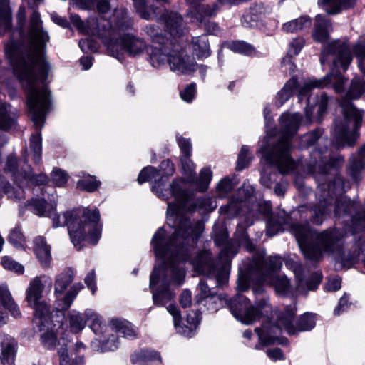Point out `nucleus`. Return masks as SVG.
I'll list each match as a JSON object with an SVG mask.
<instances>
[{"label": "nucleus", "instance_id": "45", "mask_svg": "<svg viewBox=\"0 0 365 365\" xmlns=\"http://www.w3.org/2000/svg\"><path fill=\"white\" fill-rule=\"evenodd\" d=\"M100 182L97 181L95 178L90 175H84L82 179L77 182V187L83 191L94 192L98 187Z\"/></svg>", "mask_w": 365, "mask_h": 365}, {"label": "nucleus", "instance_id": "63", "mask_svg": "<svg viewBox=\"0 0 365 365\" xmlns=\"http://www.w3.org/2000/svg\"><path fill=\"white\" fill-rule=\"evenodd\" d=\"M250 162V158L248 156V148L243 145L238 155L237 169L241 170L245 168Z\"/></svg>", "mask_w": 365, "mask_h": 365}, {"label": "nucleus", "instance_id": "51", "mask_svg": "<svg viewBox=\"0 0 365 365\" xmlns=\"http://www.w3.org/2000/svg\"><path fill=\"white\" fill-rule=\"evenodd\" d=\"M323 134V130L317 128L316 130L304 135L301 138V145L303 147H309L314 145L317 140H320Z\"/></svg>", "mask_w": 365, "mask_h": 365}, {"label": "nucleus", "instance_id": "55", "mask_svg": "<svg viewBox=\"0 0 365 365\" xmlns=\"http://www.w3.org/2000/svg\"><path fill=\"white\" fill-rule=\"evenodd\" d=\"M158 176H160L159 171L152 166H148L140 171L138 178V182L139 184H142L146 181L155 179Z\"/></svg>", "mask_w": 365, "mask_h": 365}, {"label": "nucleus", "instance_id": "48", "mask_svg": "<svg viewBox=\"0 0 365 365\" xmlns=\"http://www.w3.org/2000/svg\"><path fill=\"white\" fill-rule=\"evenodd\" d=\"M26 207L39 216L51 217V214H46V201L43 200L32 199L26 203Z\"/></svg>", "mask_w": 365, "mask_h": 365}, {"label": "nucleus", "instance_id": "19", "mask_svg": "<svg viewBox=\"0 0 365 365\" xmlns=\"http://www.w3.org/2000/svg\"><path fill=\"white\" fill-rule=\"evenodd\" d=\"M175 42L170 40L164 44L153 46L149 51V61L153 67L160 68L168 63L170 53H172Z\"/></svg>", "mask_w": 365, "mask_h": 365}, {"label": "nucleus", "instance_id": "33", "mask_svg": "<svg viewBox=\"0 0 365 365\" xmlns=\"http://www.w3.org/2000/svg\"><path fill=\"white\" fill-rule=\"evenodd\" d=\"M160 359L157 352L150 350H139L131 355V361L135 365H151L155 360Z\"/></svg>", "mask_w": 365, "mask_h": 365}, {"label": "nucleus", "instance_id": "17", "mask_svg": "<svg viewBox=\"0 0 365 365\" xmlns=\"http://www.w3.org/2000/svg\"><path fill=\"white\" fill-rule=\"evenodd\" d=\"M168 312L173 316L174 326L179 334L191 337L194 331L201 320V313L198 311H191L187 315V322L188 326L181 327L180 322L181 316L178 309L173 304L167 307Z\"/></svg>", "mask_w": 365, "mask_h": 365}, {"label": "nucleus", "instance_id": "47", "mask_svg": "<svg viewBox=\"0 0 365 365\" xmlns=\"http://www.w3.org/2000/svg\"><path fill=\"white\" fill-rule=\"evenodd\" d=\"M23 182H21V187L25 185H41L47 182L48 178L44 174L34 175L31 170L24 171L22 179Z\"/></svg>", "mask_w": 365, "mask_h": 365}, {"label": "nucleus", "instance_id": "34", "mask_svg": "<svg viewBox=\"0 0 365 365\" xmlns=\"http://www.w3.org/2000/svg\"><path fill=\"white\" fill-rule=\"evenodd\" d=\"M365 169V158L359 152L357 158L350 159L347 165V173L355 181L361 179V173Z\"/></svg>", "mask_w": 365, "mask_h": 365}, {"label": "nucleus", "instance_id": "56", "mask_svg": "<svg viewBox=\"0 0 365 365\" xmlns=\"http://www.w3.org/2000/svg\"><path fill=\"white\" fill-rule=\"evenodd\" d=\"M229 48L235 52L251 55L254 53V48L244 41H233L229 44Z\"/></svg>", "mask_w": 365, "mask_h": 365}, {"label": "nucleus", "instance_id": "1", "mask_svg": "<svg viewBox=\"0 0 365 365\" xmlns=\"http://www.w3.org/2000/svg\"><path fill=\"white\" fill-rule=\"evenodd\" d=\"M48 41L40 14L34 11L29 20L28 44L19 50L13 42L5 47L14 73L26 91L27 106L36 129L43 127L50 107V91L45 84H36L38 80H45L48 76L49 65L45 58V48Z\"/></svg>", "mask_w": 365, "mask_h": 365}, {"label": "nucleus", "instance_id": "42", "mask_svg": "<svg viewBox=\"0 0 365 365\" xmlns=\"http://www.w3.org/2000/svg\"><path fill=\"white\" fill-rule=\"evenodd\" d=\"M85 316L87 321L91 322L90 327L96 334L102 333L105 324L103 322L102 317L91 309L85 311Z\"/></svg>", "mask_w": 365, "mask_h": 365}, {"label": "nucleus", "instance_id": "38", "mask_svg": "<svg viewBox=\"0 0 365 365\" xmlns=\"http://www.w3.org/2000/svg\"><path fill=\"white\" fill-rule=\"evenodd\" d=\"M11 26V13L9 0H0V34H3Z\"/></svg>", "mask_w": 365, "mask_h": 365}, {"label": "nucleus", "instance_id": "59", "mask_svg": "<svg viewBox=\"0 0 365 365\" xmlns=\"http://www.w3.org/2000/svg\"><path fill=\"white\" fill-rule=\"evenodd\" d=\"M1 264L4 269L15 272L19 274H22L24 271V268L21 264L16 262L7 256L2 257Z\"/></svg>", "mask_w": 365, "mask_h": 365}, {"label": "nucleus", "instance_id": "53", "mask_svg": "<svg viewBox=\"0 0 365 365\" xmlns=\"http://www.w3.org/2000/svg\"><path fill=\"white\" fill-rule=\"evenodd\" d=\"M197 289L198 294L196 296V300L197 303H200L202 299H207L209 297H210L209 301H212V304H216L215 297L211 294L210 289L204 281H200Z\"/></svg>", "mask_w": 365, "mask_h": 365}, {"label": "nucleus", "instance_id": "24", "mask_svg": "<svg viewBox=\"0 0 365 365\" xmlns=\"http://www.w3.org/2000/svg\"><path fill=\"white\" fill-rule=\"evenodd\" d=\"M17 343L14 338L4 335L1 341V361L4 365H13L16 356Z\"/></svg>", "mask_w": 365, "mask_h": 365}, {"label": "nucleus", "instance_id": "40", "mask_svg": "<svg viewBox=\"0 0 365 365\" xmlns=\"http://www.w3.org/2000/svg\"><path fill=\"white\" fill-rule=\"evenodd\" d=\"M84 9H96L101 15L108 14L110 10L109 0H81Z\"/></svg>", "mask_w": 365, "mask_h": 365}, {"label": "nucleus", "instance_id": "5", "mask_svg": "<svg viewBox=\"0 0 365 365\" xmlns=\"http://www.w3.org/2000/svg\"><path fill=\"white\" fill-rule=\"evenodd\" d=\"M329 60L332 61L331 71L326 76L319 79H309L304 81L298 90V97L301 101L309 92L314 88H322L332 84V88L337 93L344 91V85L347 79L336 70L339 68L346 71L352 61V54L349 45L344 41H334L326 45L322 50L321 64Z\"/></svg>", "mask_w": 365, "mask_h": 365}, {"label": "nucleus", "instance_id": "41", "mask_svg": "<svg viewBox=\"0 0 365 365\" xmlns=\"http://www.w3.org/2000/svg\"><path fill=\"white\" fill-rule=\"evenodd\" d=\"M69 326L71 331L74 333L81 331L86 324V317L84 314L73 311L68 315Z\"/></svg>", "mask_w": 365, "mask_h": 365}, {"label": "nucleus", "instance_id": "25", "mask_svg": "<svg viewBox=\"0 0 365 365\" xmlns=\"http://www.w3.org/2000/svg\"><path fill=\"white\" fill-rule=\"evenodd\" d=\"M189 47L198 59L207 58L211 54L209 39L205 34L192 37Z\"/></svg>", "mask_w": 365, "mask_h": 365}, {"label": "nucleus", "instance_id": "35", "mask_svg": "<svg viewBox=\"0 0 365 365\" xmlns=\"http://www.w3.org/2000/svg\"><path fill=\"white\" fill-rule=\"evenodd\" d=\"M312 25L311 19L308 16H301L298 19L284 23L282 26V30L286 33H295L300 31L306 28H309Z\"/></svg>", "mask_w": 365, "mask_h": 365}, {"label": "nucleus", "instance_id": "43", "mask_svg": "<svg viewBox=\"0 0 365 365\" xmlns=\"http://www.w3.org/2000/svg\"><path fill=\"white\" fill-rule=\"evenodd\" d=\"M83 285L81 283L74 284L70 290L62 299V304L59 305L61 310H67L73 303L78 293L83 289Z\"/></svg>", "mask_w": 365, "mask_h": 365}, {"label": "nucleus", "instance_id": "9", "mask_svg": "<svg viewBox=\"0 0 365 365\" xmlns=\"http://www.w3.org/2000/svg\"><path fill=\"white\" fill-rule=\"evenodd\" d=\"M160 175L161 178L155 180L153 185V191L157 196L163 200H168L170 196H174L176 203H168L167 212L169 215H174L180 212L187 200V194L180 186L181 182L178 180L173 181L170 189H164L168 178L175 173L173 163L169 159L163 160L160 164Z\"/></svg>", "mask_w": 365, "mask_h": 365}, {"label": "nucleus", "instance_id": "10", "mask_svg": "<svg viewBox=\"0 0 365 365\" xmlns=\"http://www.w3.org/2000/svg\"><path fill=\"white\" fill-rule=\"evenodd\" d=\"M282 266V262L278 257H269L264 259L262 257H255L253 267L259 276L262 283L271 284L277 293L285 294L290 289V282L285 276L276 274Z\"/></svg>", "mask_w": 365, "mask_h": 365}, {"label": "nucleus", "instance_id": "61", "mask_svg": "<svg viewBox=\"0 0 365 365\" xmlns=\"http://www.w3.org/2000/svg\"><path fill=\"white\" fill-rule=\"evenodd\" d=\"M234 187V182L228 178H225L219 182L217 189L219 195L224 197L233 190Z\"/></svg>", "mask_w": 365, "mask_h": 365}, {"label": "nucleus", "instance_id": "37", "mask_svg": "<svg viewBox=\"0 0 365 365\" xmlns=\"http://www.w3.org/2000/svg\"><path fill=\"white\" fill-rule=\"evenodd\" d=\"M298 82L295 77L291 78L280 90L276 96V103L277 106H282L288 101L293 94L294 90L297 87Z\"/></svg>", "mask_w": 365, "mask_h": 365}, {"label": "nucleus", "instance_id": "64", "mask_svg": "<svg viewBox=\"0 0 365 365\" xmlns=\"http://www.w3.org/2000/svg\"><path fill=\"white\" fill-rule=\"evenodd\" d=\"M118 336L112 335L108 340L101 343L100 350L102 352L115 351L118 348Z\"/></svg>", "mask_w": 365, "mask_h": 365}, {"label": "nucleus", "instance_id": "6", "mask_svg": "<svg viewBox=\"0 0 365 365\" xmlns=\"http://www.w3.org/2000/svg\"><path fill=\"white\" fill-rule=\"evenodd\" d=\"M365 92V81L354 77L344 97L340 101L343 118L336 120L332 130L333 138L339 147L353 146L358 137L356 130L361 125L363 114L350 101L359 98Z\"/></svg>", "mask_w": 365, "mask_h": 365}, {"label": "nucleus", "instance_id": "29", "mask_svg": "<svg viewBox=\"0 0 365 365\" xmlns=\"http://www.w3.org/2000/svg\"><path fill=\"white\" fill-rule=\"evenodd\" d=\"M269 12V9L262 3L252 4L249 14L242 16V24L245 27H251L253 23Z\"/></svg>", "mask_w": 365, "mask_h": 365}, {"label": "nucleus", "instance_id": "21", "mask_svg": "<svg viewBox=\"0 0 365 365\" xmlns=\"http://www.w3.org/2000/svg\"><path fill=\"white\" fill-rule=\"evenodd\" d=\"M252 195V190L248 187H240L237 193V199H232L227 205L221 207V213L227 214L230 217L238 215L242 210V203L248 200Z\"/></svg>", "mask_w": 365, "mask_h": 365}, {"label": "nucleus", "instance_id": "46", "mask_svg": "<svg viewBox=\"0 0 365 365\" xmlns=\"http://www.w3.org/2000/svg\"><path fill=\"white\" fill-rule=\"evenodd\" d=\"M143 30L150 37L152 41L158 45L164 44L165 42L170 41L168 38L161 34L159 28L155 25H148Z\"/></svg>", "mask_w": 365, "mask_h": 365}, {"label": "nucleus", "instance_id": "50", "mask_svg": "<svg viewBox=\"0 0 365 365\" xmlns=\"http://www.w3.org/2000/svg\"><path fill=\"white\" fill-rule=\"evenodd\" d=\"M30 148L33 153V158L36 163H38L41 158V138L39 133L32 135Z\"/></svg>", "mask_w": 365, "mask_h": 365}, {"label": "nucleus", "instance_id": "14", "mask_svg": "<svg viewBox=\"0 0 365 365\" xmlns=\"http://www.w3.org/2000/svg\"><path fill=\"white\" fill-rule=\"evenodd\" d=\"M17 160L13 155H9L6 160L4 170L12 173L14 181L17 184L18 187L15 188L7 182L0 174V189L8 196L9 199L14 200H21L24 198V190L21 187V182H23L24 172H20L16 169Z\"/></svg>", "mask_w": 365, "mask_h": 365}, {"label": "nucleus", "instance_id": "32", "mask_svg": "<svg viewBox=\"0 0 365 365\" xmlns=\"http://www.w3.org/2000/svg\"><path fill=\"white\" fill-rule=\"evenodd\" d=\"M357 0H319V4L324 6V10L328 14H336L341 9L353 7Z\"/></svg>", "mask_w": 365, "mask_h": 365}, {"label": "nucleus", "instance_id": "60", "mask_svg": "<svg viewBox=\"0 0 365 365\" xmlns=\"http://www.w3.org/2000/svg\"><path fill=\"white\" fill-rule=\"evenodd\" d=\"M255 331L257 334L259 340V344L255 345L256 349H260L264 346L273 344L275 343V339L272 336L264 334V330H262L261 328H256Z\"/></svg>", "mask_w": 365, "mask_h": 365}, {"label": "nucleus", "instance_id": "62", "mask_svg": "<svg viewBox=\"0 0 365 365\" xmlns=\"http://www.w3.org/2000/svg\"><path fill=\"white\" fill-rule=\"evenodd\" d=\"M51 178L56 185L61 187L66 183L68 175L63 170L55 168L51 173Z\"/></svg>", "mask_w": 365, "mask_h": 365}, {"label": "nucleus", "instance_id": "44", "mask_svg": "<svg viewBox=\"0 0 365 365\" xmlns=\"http://www.w3.org/2000/svg\"><path fill=\"white\" fill-rule=\"evenodd\" d=\"M235 236L237 242L247 251L252 252L255 250V245L249 239L246 230L243 226L239 225L237 227Z\"/></svg>", "mask_w": 365, "mask_h": 365}, {"label": "nucleus", "instance_id": "58", "mask_svg": "<svg viewBox=\"0 0 365 365\" xmlns=\"http://www.w3.org/2000/svg\"><path fill=\"white\" fill-rule=\"evenodd\" d=\"M190 155H182L181 157L182 168L190 181H192L195 173V165L190 159Z\"/></svg>", "mask_w": 365, "mask_h": 365}, {"label": "nucleus", "instance_id": "7", "mask_svg": "<svg viewBox=\"0 0 365 365\" xmlns=\"http://www.w3.org/2000/svg\"><path fill=\"white\" fill-rule=\"evenodd\" d=\"M282 136L271 148L262 147V157L272 165L277 167L281 173H287L296 168V163L291 157L289 139L297 132L302 117L299 113H284L281 118Z\"/></svg>", "mask_w": 365, "mask_h": 365}, {"label": "nucleus", "instance_id": "23", "mask_svg": "<svg viewBox=\"0 0 365 365\" xmlns=\"http://www.w3.org/2000/svg\"><path fill=\"white\" fill-rule=\"evenodd\" d=\"M192 264L195 271L200 274L211 275L215 271L212 257L207 250L199 252L195 259H192Z\"/></svg>", "mask_w": 365, "mask_h": 365}, {"label": "nucleus", "instance_id": "16", "mask_svg": "<svg viewBox=\"0 0 365 365\" xmlns=\"http://www.w3.org/2000/svg\"><path fill=\"white\" fill-rule=\"evenodd\" d=\"M285 265L294 273L297 280V289L302 294H307L308 291L316 290L322 282V275L319 272H314L309 279L304 280L302 279V265L292 259H287L285 261Z\"/></svg>", "mask_w": 365, "mask_h": 365}, {"label": "nucleus", "instance_id": "20", "mask_svg": "<svg viewBox=\"0 0 365 365\" xmlns=\"http://www.w3.org/2000/svg\"><path fill=\"white\" fill-rule=\"evenodd\" d=\"M71 20L77 29L82 34L88 35H101L106 29V25H101L96 18H90L84 23L78 15L71 14Z\"/></svg>", "mask_w": 365, "mask_h": 365}, {"label": "nucleus", "instance_id": "12", "mask_svg": "<svg viewBox=\"0 0 365 365\" xmlns=\"http://www.w3.org/2000/svg\"><path fill=\"white\" fill-rule=\"evenodd\" d=\"M267 306L268 303L265 299H262L255 306H251L248 299L243 295H237L230 302V309L233 316L247 325L259 319L262 314V309Z\"/></svg>", "mask_w": 365, "mask_h": 365}, {"label": "nucleus", "instance_id": "11", "mask_svg": "<svg viewBox=\"0 0 365 365\" xmlns=\"http://www.w3.org/2000/svg\"><path fill=\"white\" fill-rule=\"evenodd\" d=\"M295 309V306L288 307L281 312L277 318V326L272 327L269 333L279 334L284 328L289 334H296L299 331H309L314 328V316L310 313L302 315L294 323Z\"/></svg>", "mask_w": 365, "mask_h": 365}, {"label": "nucleus", "instance_id": "22", "mask_svg": "<svg viewBox=\"0 0 365 365\" xmlns=\"http://www.w3.org/2000/svg\"><path fill=\"white\" fill-rule=\"evenodd\" d=\"M331 20L325 16L318 14L315 17L312 37L317 42L324 43L329 38V34L332 31Z\"/></svg>", "mask_w": 365, "mask_h": 365}, {"label": "nucleus", "instance_id": "15", "mask_svg": "<svg viewBox=\"0 0 365 365\" xmlns=\"http://www.w3.org/2000/svg\"><path fill=\"white\" fill-rule=\"evenodd\" d=\"M168 64L172 71L182 74H190L197 68V63L194 58L186 53L179 43L175 42L172 53H170Z\"/></svg>", "mask_w": 365, "mask_h": 365}, {"label": "nucleus", "instance_id": "39", "mask_svg": "<svg viewBox=\"0 0 365 365\" xmlns=\"http://www.w3.org/2000/svg\"><path fill=\"white\" fill-rule=\"evenodd\" d=\"M66 346L65 339H63L62 346L58 349V353L60 357L59 365H83V357L82 356H78L74 358H70L67 353V349Z\"/></svg>", "mask_w": 365, "mask_h": 365}, {"label": "nucleus", "instance_id": "49", "mask_svg": "<svg viewBox=\"0 0 365 365\" xmlns=\"http://www.w3.org/2000/svg\"><path fill=\"white\" fill-rule=\"evenodd\" d=\"M114 16L116 18L115 26L120 30L128 29L132 25L125 9L115 10Z\"/></svg>", "mask_w": 365, "mask_h": 365}, {"label": "nucleus", "instance_id": "54", "mask_svg": "<svg viewBox=\"0 0 365 365\" xmlns=\"http://www.w3.org/2000/svg\"><path fill=\"white\" fill-rule=\"evenodd\" d=\"M284 220L282 217H271L268 220L267 226V235L269 237H272L279 232L282 231V225Z\"/></svg>", "mask_w": 365, "mask_h": 365}, {"label": "nucleus", "instance_id": "52", "mask_svg": "<svg viewBox=\"0 0 365 365\" xmlns=\"http://www.w3.org/2000/svg\"><path fill=\"white\" fill-rule=\"evenodd\" d=\"M212 171L209 168H203L200 175V178L196 181L197 188L200 192H205L209 185L212 179Z\"/></svg>", "mask_w": 365, "mask_h": 365}, {"label": "nucleus", "instance_id": "36", "mask_svg": "<svg viewBox=\"0 0 365 365\" xmlns=\"http://www.w3.org/2000/svg\"><path fill=\"white\" fill-rule=\"evenodd\" d=\"M111 329L126 338H133L136 336V331L132 327L130 323L118 319H113L110 322Z\"/></svg>", "mask_w": 365, "mask_h": 365}, {"label": "nucleus", "instance_id": "26", "mask_svg": "<svg viewBox=\"0 0 365 365\" xmlns=\"http://www.w3.org/2000/svg\"><path fill=\"white\" fill-rule=\"evenodd\" d=\"M34 309V322L39 327V330L43 331L44 327L48 328L50 320V307L44 302L41 300L36 304H29Z\"/></svg>", "mask_w": 365, "mask_h": 365}, {"label": "nucleus", "instance_id": "28", "mask_svg": "<svg viewBox=\"0 0 365 365\" xmlns=\"http://www.w3.org/2000/svg\"><path fill=\"white\" fill-rule=\"evenodd\" d=\"M17 114L9 104L0 102V129L8 130L11 129L16 122Z\"/></svg>", "mask_w": 365, "mask_h": 365}, {"label": "nucleus", "instance_id": "30", "mask_svg": "<svg viewBox=\"0 0 365 365\" xmlns=\"http://www.w3.org/2000/svg\"><path fill=\"white\" fill-rule=\"evenodd\" d=\"M190 13L192 16L199 21L200 24L203 22L204 17H211L216 14L218 10V6L216 4H201L197 3V4H192Z\"/></svg>", "mask_w": 365, "mask_h": 365}, {"label": "nucleus", "instance_id": "3", "mask_svg": "<svg viewBox=\"0 0 365 365\" xmlns=\"http://www.w3.org/2000/svg\"><path fill=\"white\" fill-rule=\"evenodd\" d=\"M311 160L308 164L309 170L318 181L328 180V183L319 184L317 197L319 203L311 210V221L321 225L324 215L330 213L333 202H335L334 215L337 217L351 215V223L354 231L365 226V211H356V205L343 195L344 183L338 175L335 164L338 160L331 158L329 154L324 155L323 150L314 149L310 154Z\"/></svg>", "mask_w": 365, "mask_h": 365}, {"label": "nucleus", "instance_id": "57", "mask_svg": "<svg viewBox=\"0 0 365 365\" xmlns=\"http://www.w3.org/2000/svg\"><path fill=\"white\" fill-rule=\"evenodd\" d=\"M354 51L358 59L359 69L365 73V43H357L354 48Z\"/></svg>", "mask_w": 365, "mask_h": 365}, {"label": "nucleus", "instance_id": "4", "mask_svg": "<svg viewBox=\"0 0 365 365\" xmlns=\"http://www.w3.org/2000/svg\"><path fill=\"white\" fill-rule=\"evenodd\" d=\"M292 232L304 257L312 261L321 260L323 253L334 255L343 267L349 269L359 262L361 255H365V242L359 245L353 254L346 255L342 247L345 233L338 229L316 232L306 225H294Z\"/></svg>", "mask_w": 365, "mask_h": 365}, {"label": "nucleus", "instance_id": "8", "mask_svg": "<svg viewBox=\"0 0 365 365\" xmlns=\"http://www.w3.org/2000/svg\"><path fill=\"white\" fill-rule=\"evenodd\" d=\"M63 218V223L68 227L70 237L75 247L80 245L84 240L91 245L98 242L101 234L98 210H73L66 212Z\"/></svg>", "mask_w": 365, "mask_h": 365}, {"label": "nucleus", "instance_id": "18", "mask_svg": "<svg viewBox=\"0 0 365 365\" xmlns=\"http://www.w3.org/2000/svg\"><path fill=\"white\" fill-rule=\"evenodd\" d=\"M52 279L47 275L36 277L29 282L26 291V299L29 304H36L43 297L46 289L51 290Z\"/></svg>", "mask_w": 365, "mask_h": 365}, {"label": "nucleus", "instance_id": "13", "mask_svg": "<svg viewBox=\"0 0 365 365\" xmlns=\"http://www.w3.org/2000/svg\"><path fill=\"white\" fill-rule=\"evenodd\" d=\"M145 41L130 34H123L117 40H111L108 45V49L112 56L118 58L120 51H124L130 56L141 55L146 49Z\"/></svg>", "mask_w": 365, "mask_h": 365}, {"label": "nucleus", "instance_id": "27", "mask_svg": "<svg viewBox=\"0 0 365 365\" xmlns=\"http://www.w3.org/2000/svg\"><path fill=\"white\" fill-rule=\"evenodd\" d=\"M34 250L42 266L48 267L50 265L51 255V247L47 245L43 237L38 236L34 240Z\"/></svg>", "mask_w": 365, "mask_h": 365}, {"label": "nucleus", "instance_id": "2", "mask_svg": "<svg viewBox=\"0 0 365 365\" xmlns=\"http://www.w3.org/2000/svg\"><path fill=\"white\" fill-rule=\"evenodd\" d=\"M200 225H192L187 217L179 219L178 225L175 233L169 240L165 238V231L160 228L153 236L151 243L154 247L155 255L158 258L167 259L161 267H155L150 274V287L158 282L160 276L164 274L165 268L170 269L173 280L180 284L185 277V271L178 267L180 262L190 259V248L187 246L190 242L193 245L197 242L200 236ZM160 289L153 291L154 304L164 306L175 296L168 289L166 277L163 274Z\"/></svg>", "mask_w": 365, "mask_h": 365}, {"label": "nucleus", "instance_id": "31", "mask_svg": "<svg viewBox=\"0 0 365 365\" xmlns=\"http://www.w3.org/2000/svg\"><path fill=\"white\" fill-rule=\"evenodd\" d=\"M74 278L73 271L67 268L56 275L54 283V292L57 297L62 295Z\"/></svg>", "mask_w": 365, "mask_h": 365}]
</instances>
